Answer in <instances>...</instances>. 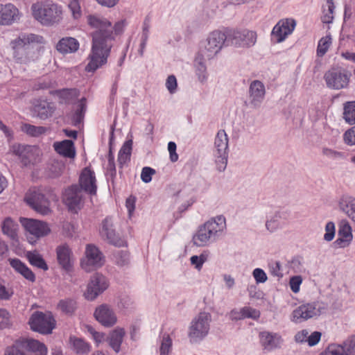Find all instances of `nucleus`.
<instances>
[{"label": "nucleus", "mask_w": 355, "mask_h": 355, "mask_svg": "<svg viewBox=\"0 0 355 355\" xmlns=\"http://www.w3.org/2000/svg\"><path fill=\"white\" fill-rule=\"evenodd\" d=\"M87 22L96 31L92 33V48L85 70L94 72L107 63L115 37L123 32L126 21L120 20L112 26L110 21L103 17L89 15L87 16Z\"/></svg>", "instance_id": "obj_1"}, {"label": "nucleus", "mask_w": 355, "mask_h": 355, "mask_svg": "<svg viewBox=\"0 0 355 355\" xmlns=\"http://www.w3.org/2000/svg\"><path fill=\"white\" fill-rule=\"evenodd\" d=\"M44 37L33 33H20L10 42L14 59L17 62L27 64L36 61L41 55Z\"/></svg>", "instance_id": "obj_2"}, {"label": "nucleus", "mask_w": 355, "mask_h": 355, "mask_svg": "<svg viewBox=\"0 0 355 355\" xmlns=\"http://www.w3.org/2000/svg\"><path fill=\"white\" fill-rule=\"evenodd\" d=\"M226 228L225 218L218 216L199 226L193 236V244L198 247H203L214 243Z\"/></svg>", "instance_id": "obj_3"}, {"label": "nucleus", "mask_w": 355, "mask_h": 355, "mask_svg": "<svg viewBox=\"0 0 355 355\" xmlns=\"http://www.w3.org/2000/svg\"><path fill=\"white\" fill-rule=\"evenodd\" d=\"M31 9L34 19L43 26L58 24L63 17L62 6L51 0L35 3Z\"/></svg>", "instance_id": "obj_4"}, {"label": "nucleus", "mask_w": 355, "mask_h": 355, "mask_svg": "<svg viewBox=\"0 0 355 355\" xmlns=\"http://www.w3.org/2000/svg\"><path fill=\"white\" fill-rule=\"evenodd\" d=\"M211 314L201 312L191 322L188 331V337L191 343H198L202 340L209 333Z\"/></svg>", "instance_id": "obj_5"}, {"label": "nucleus", "mask_w": 355, "mask_h": 355, "mask_svg": "<svg viewBox=\"0 0 355 355\" xmlns=\"http://www.w3.org/2000/svg\"><path fill=\"white\" fill-rule=\"evenodd\" d=\"M326 310V306L320 302H312L300 305L295 309L291 320L295 323H301L309 319L317 318Z\"/></svg>", "instance_id": "obj_6"}, {"label": "nucleus", "mask_w": 355, "mask_h": 355, "mask_svg": "<svg viewBox=\"0 0 355 355\" xmlns=\"http://www.w3.org/2000/svg\"><path fill=\"white\" fill-rule=\"evenodd\" d=\"M31 329L42 334H50L55 327V320L49 312L35 311L29 318Z\"/></svg>", "instance_id": "obj_7"}, {"label": "nucleus", "mask_w": 355, "mask_h": 355, "mask_svg": "<svg viewBox=\"0 0 355 355\" xmlns=\"http://www.w3.org/2000/svg\"><path fill=\"white\" fill-rule=\"evenodd\" d=\"M214 156L216 168L218 171H224L227 164L228 137L224 130H220L214 141Z\"/></svg>", "instance_id": "obj_8"}, {"label": "nucleus", "mask_w": 355, "mask_h": 355, "mask_svg": "<svg viewBox=\"0 0 355 355\" xmlns=\"http://www.w3.org/2000/svg\"><path fill=\"white\" fill-rule=\"evenodd\" d=\"M225 42L227 43V34L220 31L211 32L202 50V56L208 60L214 58L220 51Z\"/></svg>", "instance_id": "obj_9"}, {"label": "nucleus", "mask_w": 355, "mask_h": 355, "mask_svg": "<svg viewBox=\"0 0 355 355\" xmlns=\"http://www.w3.org/2000/svg\"><path fill=\"white\" fill-rule=\"evenodd\" d=\"M350 77L351 73L341 67L331 68L324 75L327 87L337 90L346 88Z\"/></svg>", "instance_id": "obj_10"}, {"label": "nucleus", "mask_w": 355, "mask_h": 355, "mask_svg": "<svg viewBox=\"0 0 355 355\" xmlns=\"http://www.w3.org/2000/svg\"><path fill=\"white\" fill-rule=\"evenodd\" d=\"M101 237L110 244L121 248L127 245V242L116 232L113 221L110 217H106L101 224L100 230Z\"/></svg>", "instance_id": "obj_11"}, {"label": "nucleus", "mask_w": 355, "mask_h": 355, "mask_svg": "<svg viewBox=\"0 0 355 355\" xmlns=\"http://www.w3.org/2000/svg\"><path fill=\"white\" fill-rule=\"evenodd\" d=\"M227 44H231L236 46L250 47L257 42V33L247 29L242 31H230L227 32Z\"/></svg>", "instance_id": "obj_12"}, {"label": "nucleus", "mask_w": 355, "mask_h": 355, "mask_svg": "<svg viewBox=\"0 0 355 355\" xmlns=\"http://www.w3.org/2000/svg\"><path fill=\"white\" fill-rule=\"evenodd\" d=\"M20 221L26 231L33 236L28 237L31 243L35 242L36 239L44 236L50 232V228L44 222L25 218H21Z\"/></svg>", "instance_id": "obj_13"}, {"label": "nucleus", "mask_w": 355, "mask_h": 355, "mask_svg": "<svg viewBox=\"0 0 355 355\" xmlns=\"http://www.w3.org/2000/svg\"><path fill=\"white\" fill-rule=\"evenodd\" d=\"M109 286L107 278L100 273L93 275L88 283L85 297L88 300H95L103 293Z\"/></svg>", "instance_id": "obj_14"}, {"label": "nucleus", "mask_w": 355, "mask_h": 355, "mask_svg": "<svg viewBox=\"0 0 355 355\" xmlns=\"http://www.w3.org/2000/svg\"><path fill=\"white\" fill-rule=\"evenodd\" d=\"M85 259L81 261L82 268L89 271L93 268H99L104 263V257L102 252L94 245L88 244L85 250Z\"/></svg>", "instance_id": "obj_15"}, {"label": "nucleus", "mask_w": 355, "mask_h": 355, "mask_svg": "<svg viewBox=\"0 0 355 355\" xmlns=\"http://www.w3.org/2000/svg\"><path fill=\"white\" fill-rule=\"evenodd\" d=\"M26 200L34 210L42 215H47L51 212L49 200L39 191H31L26 196Z\"/></svg>", "instance_id": "obj_16"}, {"label": "nucleus", "mask_w": 355, "mask_h": 355, "mask_svg": "<svg viewBox=\"0 0 355 355\" xmlns=\"http://www.w3.org/2000/svg\"><path fill=\"white\" fill-rule=\"evenodd\" d=\"M266 95L263 83L260 80H253L249 87L248 101L250 107L257 109L261 107Z\"/></svg>", "instance_id": "obj_17"}, {"label": "nucleus", "mask_w": 355, "mask_h": 355, "mask_svg": "<svg viewBox=\"0 0 355 355\" xmlns=\"http://www.w3.org/2000/svg\"><path fill=\"white\" fill-rule=\"evenodd\" d=\"M296 21L293 19L280 20L272 28L271 36L277 43L283 42L295 29Z\"/></svg>", "instance_id": "obj_18"}, {"label": "nucleus", "mask_w": 355, "mask_h": 355, "mask_svg": "<svg viewBox=\"0 0 355 355\" xmlns=\"http://www.w3.org/2000/svg\"><path fill=\"white\" fill-rule=\"evenodd\" d=\"M12 150L25 166L35 162L38 155V149L34 146L16 144L12 146Z\"/></svg>", "instance_id": "obj_19"}, {"label": "nucleus", "mask_w": 355, "mask_h": 355, "mask_svg": "<svg viewBox=\"0 0 355 355\" xmlns=\"http://www.w3.org/2000/svg\"><path fill=\"white\" fill-rule=\"evenodd\" d=\"M83 198V191L77 184L72 185L66 189L63 193V202L71 211L80 208Z\"/></svg>", "instance_id": "obj_20"}, {"label": "nucleus", "mask_w": 355, "mask_h": 355, "mask_svg": "<svg viewBox=\"0 0 355 355\" xmlns=\"http://www.w3.org/2000/svg\"><path fill=\"white\" fill-rule=\"evenodd\" d=\"M94 317L102 325L107 327L114 326L117 321L116 314L107 304H101L94 311Z\"/></svg>", "instance_id": "obj_21"}, {"label": "nucleus", "mask_w": 355, "mask_h": 355, "mask_svg": "<svg viewBox=\"0 0 355 355\" xmlns=\"http://www.w3.org/2000/svg\"><path fill=\"white\" fill-rule=\"evenodd\" d=\"M20 17L21 14L19 10L13 4H0V25H11L17 22Z\"/></svg>", "instance_id": "obj_22"}, {"label": "nucleus", "mask_w": 355, "mask_h": 355, "mask_svg": "<svg viewBox=\"0 0 355 355\" xmlns=\"http://www.w3.org/2000/svg\"><path fill=\"white\" fill-rule=\"evenodd\" d=\"M260 344L263 349L270 352L280 348L283 343V338L277 333L261 331L259 335Z\"/></svg>", "instance_id": "obj_23"}, {"label": "nucleus", "mask_w": 355, "mask_h": 355, "mask_svg": "<svg viewBox=\"0 0 355 355\" xmlns=\"http://www.w3.org/2000/svg\"><path fill=\"white\" fill-rule=\"evenodd\" d=\"M80 189L83 191H85L86 193L91 195H94L96 193V177L94 172L85 168L83 169L79 179Z\"/></svg>", "instance_id": "obj_24"}, {"label": "nucleus", "mask_w": 355, "mask_h": 355, "mask_svg": "<svg viewBox=\"0 0 355 355\" xmlns=\"http://www.w3.org/2000/svg\"><path fill=\"white\" fill-rule=\"evenodd\" d=\"M57 259L59 265L66 271L72 268L73 261L71 257V250L66 245H60L56 248Z\"/></svg>", "instance_id": "obj_25"}, {"label": "nucleus", "mask_w": 355, "mask_h": 355, "mask_svg": "<svg viewBox=\"0 0 355 355\" xmlns=\"http://www.w3.org/2000/svg\"><path fill=\"white\" fill-rule=\"evenodd\" d=\"M55 109L53 103L46 101H39L34 105L33 112L37 117L45 120L52 116Z\"/></svg>", "instance_id": "obj_26"}, {"label": "nucleus", "mask_w": 355, "mask_h": 355, "mask_svg": "<svg viewBox=\"0 0 355 355\" xmlns=\"http://www.w3.org/2000/svg\"><path fill=\"white\" fill-rule=\"evenodd\" d=\"M125 332L123 328L116 327L112 330L107 337L109 346L116 352L119 353L121 350V345L123 343Z\"/></svg>", "instance_id": "obj_27"}, {"label": "nucleus", "mask_w": 355, "mask_h": 355, "mask_svg": "<svg viewBox=\"0 0 355 355\" xmlns=\"http://www.w3.org/2000/svg\"><path fill=\"white\" fill-rule=\"evenodd\" d=\"M79 49V42L73 37H67L59 40L56 49L62 54L74 53Z\"/></svg>", "instance_id": "obj_28"}, {"label": "nucleus", "mask_w": 355, "mask_h": 355, "mask_svg": "<svg viewBox=\"0 0 355 355\" xmlns=\"http://www.w3.org/2000/svg\"><path fill=\"white\" fill-rule=\"evenodd\" d=\"M340 211L346 214L355 222V198L350 196H343L338 201Z\"/></svg>", "instance_id": "obj_29"}, {"label": "nucleus", "mask_w": 355, "mask_h": 355, "mask_svg": "<svg viewBox=\"0 0 355 355\" xmlns=\"http://www.w3.org/2000/svg\"><path fill=\"white\" fill-rule=\"evenodd\" d=\"M19 340L26 352H31L35 355H46V347L38 340L34 339H21Z\"/></svg>", "instance_id": "obj_30"}, {"label": "nucleus", "mask_w": 355, "mask_h": 355, "mask_svg": "<svg viewBox=\"0 0 355 355\" xmlns=\"http://www.w3.org/2000/svg\"><path fill=\"white\" fill-rule=\"evenodd\" d=\"M53 147L58 154L65 157L73 158L76 155L74 144L71 140L66 139L60 142H55Z\"/></svg>", "instance_id": "obj_31"}, {"label": "nucleus", "mask_w": 355, "mask_h": 355, "mask_svg": "<svg viewBox=\"0 0 355 355\" xmlns=\"http://www.w3.org/2000/svg\"><path fill=\"white\" fill-rule=\"evenodd\" d=\"M9 262L10 266L25 279L31 282H34L35 281V274L19 259H10Z\"/></svg>", "instance_id": "obj_32"}, {"label": "nucleus", "mask_w": 355, "mask_h": 355, "mask_svg": "<svg viewBox=\"0 0 355 355\" xmlns=\"http://www.w3.org/2000/svg\"><path fill=\"white\" fill-rule=\"evenodd\" d=\"M77 308V302L73 298L60 300L57 304V309L60 312L67 315H73Z\"/></svg>", "instance_id": "obj_33"}, {"label": "nucleus", "mask_w": 355, "mask_h": 355, "mask_svg": "<svg viewBox=\"0 0 355 355\" xmlns=\"http://www.w3.org/2000/svg\"><path fill=\"white\" fill-rule=\"evenodd\" d=\"M69 343L73 350L78 354H86L91 350L90 345L80 338L70 336Z\"/></svg>", "instance_id": "obj_34"}, {"label": "nucleus", "mask_w": 355, "mask_h": 355, "mask_svg": "<svg viewBox=\"0 0 355 355\" xmlns=\"http://www.w3.org/2000/svg\"><path fill=\"white\" fill-rule=\"evenodd\" d=\"M17 223L10 217L6 218L1 225L3 233L13 241L17 238Z\"/></svg>", "instance_id": "obj_35"}, {"label": "nucleus", "mask_w": 355, "mask_h": 355, "mask_svg": "<svg viewBox=\"0 0 355 355\" xmlns=\"http://www.w3.org/2000/svg\"><path fill=\"white\" fill-rule=\"evenodd\" d=\"M150 28V18L149 16H146L144 19L142 27V34L141 37V44L139 49V53L141 56H143L144 49L146 48L147 41L148 39L149 32Z\"/></svg>", "instance_id": "obj_36"}, {"label": "nucleus", "mask_w": 355, "mask_h": 355, "mask_svg": "<svg viewBox=\"0 0 355 355\" xmlns=\"http://www.w3.org/2000/svg\"><path fill=\"white\" fill-rule=\"evenodd\" d=\"M26 257L29 263L32 266L40 269H42L43 270H47L49 269V267L44 259L37 252H28Z\"/></svg>", "instance_id": "obj_37"}, {"label": "nucleus", "mask_w": 355, "mask_h": 355, "mask_svg": "<svg viewBox=\"0 0 355 355\" xmlns=\"http://www.w3.org/2000/svg\"><path fill=\"white\" fill-rule=\"evenodd\" d=\"M112 260L120 267L128 266L130 263V253L125 250H115L112 253Z\"/></svg>", "instance_id": "obj_38"}, {"label": "nucleus", "mask_w": 355, "mask_h": 355, "mask_svg": "<svg viewBox=\"0 0 355 355\" xmlns=\"http://www.w3.org/2000/svg\"><path fill=\"white\" fill-rule=\"evenodd\" d=\"M343 119L349 125L355 124V101L347 102L345 104Z\"/></svg>", "instance_id": "obj_39"}, {"label": "nucleus", "mask_w": 355, "mask_h": 355, "mask_svg": "<svg viewBox=\"0 0 355 355\" xmlns=\"http://www.w3.org/2000/svg\"><path fill=\"white\" fill-rule=\"evenodd\" d=\"M87 110V100L85 97L82 98L78 105V107L73 114V122L75 125L80 123L83 119Z\"/></svg>", "instance_id": "obj_40"}, {"label": "nucleus", "mask_w": 355, "mask_h": 355, "mask_svg": "<svg viewBox=\"0 0 355 355\" xmlns=\"http://www.w3.org/2000/svg\"><path fill=\"white\" fill-rule=\"evenodd\" d=\"M281 213L276 211L270 218L266 221V227L270 232H274L281 227Z\"/></svg>", "instance_id": "obj_41"}, {"label": "nucleus", "mask_w": 355, "mask_h": 355, "mask_svg": "<svg viewBox=\"0 0 355 355\" xmlns=\"http://www.w3.org/2000/svg\"><path fill=\"white\" fill-rule=\"evenodd\" d=\"M21 129L23 132H26L33 137H37L45 132L46 128L42 126H35L28 123L22 124Z\"/></svg>", "instance_id": "obj_42"}, {"label": "nucleus", "mask_w": 355, "mask_h": 355, "mask_svg": "<svg viewBox=\"0 0 355 355\" xmlns=\"http://www.w3.org/2000/svg\"><path fill=\"white\" fill-rule=\"evenodd\" d=\"M195 67L199 80L200 82L205 81L207 79V67L202 58H197L195 60Z\"/></svg>", "instance_id": "obj_43"}, {"label": "nucleus", "mask_w": 355, "mask_h": 355, "mask_svg": "<svg viewBox=\"0 0 355 355\" xmlns=\"http://www.w3.org/2000/svg\"><path fill=\"white\" fill-rule=\"evenodd\" d=\"M331 44V37L330 35H327L325 37H322L318 42V48H317L318 56H319V57L323 56L328 51Z\"/></svg>", "instance_id": "obj_44"}, {"label": "nucleus", "mask_w": 355, "mask_h": 355, "mask_svg": "<svg viewBox=\"0 0 355 355\" xmlns=\"http://www.w3.org/2000/svg\"><path fill=\"white\" fill-rule=\"evenodd\" d=\"M340 345L344 355H355V335L349 336Z\"/></svg>", "instance_id": "obj_45"}, {"label": "nucleus", "mask_w": 355, "mask_h": 355, "mask_svg": "<svg viewBox=\"0 0 355 355\" xmlns=\"http://www.w3.org/2000/svg\"><path fill=\"white\" fill-rule=\"evenodd\" d=\"M68 8L71 12L73 19H79L82 16V10L79 0H71L69 3Z\"/></svg>", "instance_id": "obj_46"}, {"label": "nucleus", "mask_w": 355, "mask_h": 355, "mask_svg": "<svg viewBox=\"0 0 355 355\" xmlns=\"http://www.w3.org/2000/svg\"><path fill=\"white\" fill-rule=\"evenodd\" d=\"M5 355H26V351L24 349V347L20 342V340H17L15 343V344L9 347L6 349Z\"/></svg>", "instance_id": "obj_47"}, {"label": "nucleus", "mask_w": 355, "mask_h": 355, "mask_svg": "<svg viewBox=\"0 0 355 355\" xmlns=\"http://www.w3.org/2000/svg\"><path fill=\"white\" fill-rule=\"evenodd\" d=\"M338 237L346 239L349 241L352 240V228L348 223H343L340 225L338 232Z\"/></svg>", "instance_id": "obj_48"}, {"label": "nucleus", "mask_w": 355, "mask_h": 355, "mask_svg": "<svg viewBox=\"0 0 355 355\" xmlns=\"http://www.w3.org/2000/svg\"><path fill=\"white\" fill-rule=\"evenodd\" d=\"M171 346L172 340L169 335H164L159 348L160 355H168V353L171 349Z\"/></svg>", "instance_id": "obj_49"}, {"label": "nucleus", "mask_w": 355, "mask_h": 355, "mask_svg": "<svg viewBox=\"0 0 355 355\" xmlns=\"http://www.w3.org/2000/svg\"><path fill=\"white\" fill-rule=\"evenodd\" d=\"M243 319L245 318H252V319H257L259 318L260 313L259 311L256 310L255 309H253L250 306H245L241 309V312Z\"/></svg>", "instance_id": "obj_50"}, {"label": "nucleus", "mask_w": 355, "mask_h": 355, "mask_svg": "<svg viewBox=\"0 0 355 355\" xmlns=\"http://www.w3.org/2000/svg\"><path fill=\"white\" fill-rule=\"evenodd\" d=\"M191 263L195 266V268L200 270L203 263L207 260V254L202 253L200 256L193 255L191 257Z\"/></svg>", "instance_id": "obj_51"}, {"label": "nucleus", "mask_w": 355, "mask_h": 355, "mask_svg": "<svg viewBox=\"0 0 355 355\" xmlns=\"http://www.w3.org/2000/svg\"><path fill=\"white\" fill-rule=\"evenodd\" d=\"M14 294V291L12 288H6L0 282V300L8 301L11 299Z\"/></svg>", "instance_id": "obj_52"}, {"label": "nucleus", "mask_w": 355, "mask_h": 355, "mask_svg": "<svg viewBox=\"0 0 355 355\" xmlns=\"http://www.w3.org/2000/svg\"><path fill=\"white\" fill-rule=\"evenodd\" d=\"M320 355H344L343 349L340 345H331Z\"/></svg>", "instance_id": "obj_53"}, {"label": "nucleus", "mask_w": 355, "mask_h": 355, "mask_svg": "<svg viewBox=\"0 0 355 355\" xmlns=\"http://www.w3.org/2000/svg\"><path fill=\"white\" fill-rule=\"evenodd\" d=\"M325 234L324 235V239L326 241H331L334 239L335 236V225L333 222H328L325 226Z\"/></svg>", "instance_id": "obj_54"}, {"label": "nucleus", "mask_w": 355, "mask_h": 355, "mask_svg": "<svg viewBox=\"0 0 355 355\" xmlns=\"http://www.w3.org/2000/svg\"><path fill=\"white\" fill-rule=\"evenodd\" d=\"M269 270L274 277H282V266L279 261H272L269 263Z\"/></svg>", "instance_id": "obj_55"}, {"label": "nucleus", "mask_w": 355, "mask_h": 355, "mask_svg": "<svg viewBox=\"0 0 355 355\" xmlns=\"http://www.w3.org/2000/svg\"><path fill=\"white\" fill-rule=\"evenodd\" d=\"M155 173V170L148 166L142 168L141 173V179L145 183H148L152 180V175Z\"/></svg>", "instance_id": "obj_56"}, {"label": "nucleus", "mask_w": 355, "mask_h": 355, "mask_svg": "<svg viewBox=\"0 0 355 355\" xmlns=\"http://www.w3.org/2000/svg\"><path fill=\"white\" fill-rule=\"evenodd\" d=\"M252 275L257 284L264 283L268 279L266 273L261 268H255L252 272Z\"/></svg>", "instance_id": "obj_57"}, {"label": "nucleus", "mask_w": 355, "mask_h": 355, "mask_svg": "<svg viewBox=\"0 0 355 355\" xmlns=\"http://www.w3.org/2000/svg\"><path fill=\"white\" fill-rule=\"evenodd\" d=\"M302 282V277L300 275L293 276L290 279L289 284L291 291L297 293L300 291V285Z\"/></svg>", "instance_id": "obj_58"}, {"label": "nucleus", "mask_w": 355, "mask_h": 355, "mask_svg": "<svg viewBox=\"0 0 355 355\" xmlns=\"http://www.w3.org/2000/svg\"><path fill=\"white\" fill-rule=\"evenodd\" d=\"M344 141L348 145H355V126L345 132Z\"/></svg>", "instance_id": "obj_59"}, {"label": "nucleus", "mask_w": 355, "mask_h": 355, "mask_svg": "<svg viewBox=\"0 0 355 355\" xmlns=\"http://www.w3.org/2000/svg\"><path fill=\"white\" fill-rule=\"evenodd\" d=\"M166 87L171 94H173L177 88V80L175 76H169L166 82Z\"/></svg>", "instance_id": "obj_60"}, {"label": "nucleus", "mask_w": 355, "mask_h": 355, "mask_svg": "<svg viewBox=\"0 0 355 355\" xmlns=\"http://www.w3.org/2000/svg\"><path fill=\"white\" fill-rule=\"evenodd\" d=\"M322 155L331 158V159H337L340 157H343V153L341 152L336 151L333 149L329 148H322Z\"/></svg>", "instance_id": "obj_61"}, {"label": "nucleus", "mask_w": 355, "mask_h": 355, "mask_svg": "<svg viewBox=\"0 0 355 355\" xmlns=\"http://www.w3.org/2000/svg\"><path fill=\"white\" fill-rule=\"evenodd\" d=\"M176 144L173 141H170L168 144V150L169 152L170 160L172 162H175L178 159V155L176 153Z\"/></svg>", "instance_id": "obj_62"}, {"label": "nucleus", "mask_w": 355, "mask_h": 355, "mask_svg": "<svg viewBox=\"0 0 355 355\" xmlns=\"http://www.w3.org/2000/svg\"><path fill=\"white\" fill-rule=\"evenodd\" d=\"M322 334L319 331H314L311 335L308 336L307 343L309 346L312 347L317 345L320 340Z\"/></svg>", "instance_id": "obj_63"}, {"label": "nucleus", "mask_w": 355, "mask_h": 355, "mask_svg": "<svg viewBox=\"0 0 355 355\" xmlns=\"http://www.w3.org/2000/svg\"><path fill=\"white\" fill-rule=\"evenodd\" d=\"M88 331L92 334L94 340L98 343H100L105 340V334L96 331L92 327H88Z\"/></svg>", "instance_id": "obj_64"}]
</instances>
